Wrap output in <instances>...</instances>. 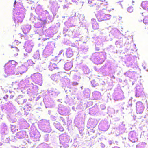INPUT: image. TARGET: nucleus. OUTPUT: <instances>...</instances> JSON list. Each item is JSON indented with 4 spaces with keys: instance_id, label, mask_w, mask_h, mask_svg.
I'll use <instances>...</instances> for the list:
<instances>
[{
    "instance_id": "obj_34",
    "label": "nucleus",
    "mask_w": 148,
    "mask_h": 148,
    "mask_svg": "<svg viewBox=\"0 0 148 148\" xmlns=\"http://www.w3.org/2000/svg\"><path fill=\"white\" fill-rule=\"evenodd\" d=\"M113 143V141L111 140H110L109 141V143L110 145H111Z\"/></svg>"
},
{
    "instance_id": "obj_20",
    "label": "nucleus",
    "mask_w": 148,
    "mask_h": 148,
    "mask_svg": "<svg viewBox=\"0 0 148 148\" xmlns=\"http://www.w3.org/2000/svg\"><path fill=\"white\" fill-rule=\"evenodd\" d=\"M23 21V18L20 16L17 17L15 19V22L18 23H21Z\"/></svg>"
},
{
    "instance_id": "obj_47",
    "label": "nucleus",
    "mask_w": 148,
    "mask_h": 148,
    "mask_svg": "<svg viewBox=\"0 0 148 148\" xmlns=\"http://www.w3.org/2000/svg\"><path fill=\"white\" fill-rule=\"evenodd\" d=\"M42 84H40V86H42Z\"/></svg>"
},
{
    "instance_id": "obj_33",
    "label": "nucleus",
    "mask_w": 148,
    "mask_h": 148,
    "mask_svg": "<svg viewBox=\"0 0 148 148\" xmlns=\"http://www.w3.org/2000/svg\"><path fill=\"white\" fill-rule=\"evenodd\" d=\"M27 101V99H24L23 100V103L24 104Z\"/></svg>"
},
{
    "instance_id": "obj_6",
    "label": "nucleus",
    "mask_w": 148,
    "mask_h": 148,
    "mask_svg": "<svg viewBox=\"0 0 148 148\" xmlns=\"http://www.w3.org/2000/svg\"><path fill=\"white\" fill-rule=\"evenodd\" d=\"M136 133L134 132H130L129 133V139L131 141L134 142L136 141Z\"/></svg>"
},
{
    "instance_id": "obj_51",
    "label": "nucleus",
    "mask_w": 148,
    "mask_h": 148,
    "mask_svg": "<svg viewBox=\"0 0 148 148\" xmlns=\"http://www.w3.org/2000/svg\"><path fill=\"white\" fill-rule=\"evenodd\" d=\"M50 112H49V114H50Z\"/></svg>"
},
{
    "instance_id": "obj_26",
    "label": "nucleus",
    "mask_w": 148,
    "mask_h": 148,
    "mask_svg": "<svg viewBox=\"0 0 148 148\" xmlns=\"http://www.w3.org/2000/svg\"><path fill=\"white\" fill-rule=\"evenodd\" d=\"M127 11L130 13L132 12L133 10V7H129L127 8Z\"/></svg>"
},
{
    "instance_id": "obj_37",
    "label": "nucleus",
    "mask_w": 148,
    "mask_h": 148,
    "mask_svg": "<svg viewBox=\"0 0 148 148\" xmlns=\"http://www.w3.org/2000/svg\"><path fill=\"white\" fill-rule=\"evenodd\" d=\"M131 101H132V100H131L130 99L129 100V104H130V103H131Z\"/></svg>"
},
{
    "instance_id": "obj_29",
    "label": "nucleus",
    "mask_w": 148,
    "mask_h": 148,
    "mask_svg": "<svg viewBox=\"0 0 148 148\" xmlns=\"http://www.w3.org/2000/svg\"><path fill=\"white\" fill-rule=\"evenodd\" d=\"M9 95L8 94H8H6L4 97H3V99L5 100H6L9 97Z\"/></svg>"
},
{
    "instance_id": "obj_27",
    "label": "nucleus",
    "mask_w": 148,
    "mask_h": 148,
    "mask_svg": "<svg viewBox=\"0 0 148 148\" xmlns=\"http://www.w3.org/2000/svg\"><path fill=\"white\" fill-rule=\"evenodd\" d=\"M18 103L19 105H22L23 104V99H21L20 100L18 101Z\"/></svg>"
},
{
    "instance_id": "obj_3",
    "label": "nucleus",
    "mask_w": 148,
    "mask_h": 148,
    "mask_svg": "<svg viewBox=\"0 0 148 148\" xmlns=\"http://www.w3.org/2000/svg\"><path fill=\"white\" fill-rule=\"evenodd\" d=\"M5 130L3 129L2 130V140L5 143H8L10 140V138L8 137L7 134L8 133V131L7 127L4 128Z\"/></svg>"
},
{
    "instance_id": "obj_23",
    "label": "nucleus",
    "mask_w": 148,
    "mask_h": 148,
    "mask_svg": "<svg viewBox=\"0 0 148 148\" xmlns=\"http://www.w3.org/2000/svg\"><path fill=\"white\" fill-rule=\"evenodd\" d=\"M8 93L10 96V99H12L15 95V93L14 92L11 91H9Z\"/></svg>"
},
{
    "instance_id": "obj_21",
    "label": "nucleus",
    "mask_w": 148,
    "mask_h": 148,
    "mask_svg": "<svg viewBox=\"0 0 148 148\" xmlns=\"http://www.w3.org/2000/svg\"><path fill=\"white\" fill-rule=\"evenodd\" d=\"M145 145V143H140L136 145V148H144Z\"/></svg>"
},
{
    "instance_id": "obj_11",
    "label": "nucleus",
    "mask_w": 148,
    "mask_h": 148,
    "mask_svg": "<svg viewBox=\"0 0 148 148\" xmlns=\"http://www.w3.org/2000/svg\"><path fill=\"white\" fill-rule=\"evenodd\" d=\"M49 69L51 71H53L55 69H58V68L57 67V65L55 63H53L50 62L48 66Z\"/></svg>"
},
{
    "instance_id": "obj_50",
    "label": "nucleus",
    "mask_w": 148,
    "mask_h": 148,
    "mask_svg": "<svg viewBox=\"0 0 148 148\" xmlns=\"http://www.w3.org/2000/svg\"><path fill=\"white\" fill-rule=\"evenodd\" d=\"M16 3V1H15V2H14V4H15Z\"/></svg>"
},
{
    "instance_id": "obj_28",
    "label": "nucleus",
    "mask_w": 148,
    "mask_h": 148,
    "mask_svg": "<svg viewBox=\"0 0 148 148\" xmlns=\"http://www.w3.org/2000/svg\"><path fill=\"white\" fill-rule=\"evenodd\" d=\"M125 125L122 123L121 125L119 126V128L121 130H123L124 129Z\"/></svg>"
},
{
    "instance_id": "obj_45",
    "label": "nucleus",
    "mask_w": 148,
    "mask_h": 148,
    "mask_svg": "<svg viewBox=\"0 0 148 148\" xmlns=\"http://www.w3.org/2000/svg\"><path fill=\"white\" fill-rule=\"evenodd\" d=\"M96 93H97L98 94H100V93H99V92H96Z\"/></svg>"
},
{
    "instance_id": "obj_49",
    "label": "nucleus",
    "mask_w": 148,
    "mask_h": 148,
    "mask_svg": "<svg viewBox=\"0 0 148 148\" xmlns=\"http://www.w3.org/2000/svg\"><path fill=\"white\" fill-rule=\"evenodd\" d=\"M59 93V92L57 93V95H58Z\"/></svg>"
},
{
    "instance_id": "obj_48",
    "label": "nucleus",
    "mask_w": 148,
    "mask_h": 148,
    "mask_svg": "<svg viewBox=\"0 0 148 148\" xmlns=\"http://www.w3.org/2000/svg\"><path fill=\"white\" fill-rule=\"evenodd\" d=\"M17 42V41H16V40H15V42H16V43Z\"/></svg>"
},
{
    "instance_id": "obj_9",
    "label": "nucleus",
    "mask_w": 148,
    "mask_h": 148,
    "mask_svg": "<svg viewBox=\"0 0 148 148\" xmlns=\"http://www.w3.org/2000/svg\"><path fill=\"white\" fill-rule=\"evenodd\" d=\"M12 63H16V64H17V63L14 60L11 61V63H9L6 64L4 66L6 71H8L9 69H11V68H12L11 66H12Z\"/></svg>"
},
{
    "instance_id": "obj_30",
    "label": "nucleus",
    "mask_w": 148,
    "mask_h": 148,
    "mask_svg": "<svg viewBox=\"0 0 148 148\" xmlns=\"http://www.w3.org/2000/svg\"><path fill=\"white\" fill-rule=\"evenodd\" d=\"M100 107H101V109L103 110L104 109L106 108L105 106L103 105H101Z\"/></svg>"
},
{
    "instance_id": "obj_52",
    "label": "nucleus",
    "mask_w": 148,
    "mask_h": 148,
    "mask_svg": "<svg viewBox=\"0 0 148 148\" xmlns=\"http://www.w3.org/2000/svg\"><path fill=\"white\" fill-rule=\"evenodd\" d=\"M50 112H49V114H50Z\"/></svg>"
},
{
    "instance_id": "obj_40",
    "label": "nucleus",
    "mask_w": 148,
    "mask_h": 148,
    "mask_svg": "<svg viewBox=\"0 0 148 148\" xmlns=\"http://www.w3.org/2000/svg\"><path fill=\"white\" fill-rule=\"evenodd\" d=\"M134 1H132V3L133 5H134Z\"/></svg>"
},
{
    "instance_id": "obj_32",
    "label": "nucleus",
    "mask_w": 148,
    "mask_h": 148,
    "mask_svg": "<svg viewBox=\"0 0 148 148\" xmlns=\"http://www.w3.org/2000/svg\"><path fill=\"white\" fill-rule=\"evenodd\" d=\"M29 106V108H28V110H31V108L30 106H29L28 105H27L26 106V107Z\"/></svg>"
},
{
    "instance_id": "obj_4",
    "label": "nucleus",
    "mask_w": 148,
    "mask_h": 148,
    "mask_svg": "<svg viewBox=\"0 0 148 148\" xmlns=\"http://www.w3.org/2000/svg\"><path fill=\"white\" fill-rule=\"evenodd\" d=\"M136 110L137 113H142L144 110V107L143 105V103L140 101H138L136 103Z\"/></svg>"
},
{
    "instance_id": "obj_2",
    "label": "nucleus",
    "mask_w": 148,
    "mask_h": 148,
    "mask_svg": "<svg viewBox=\"0 0 148 148\" xmlns=\"http://www.w3.org/2000/svg\"><path fill=\"white\" fill-rule=\"evenodd\" d=\"M104 56L102 53H95L92 55V58L95 63L97 64H100L104 61Z\"/></svg>"
},
{
    "instance_id": "obj_31",
    "label": "nucleus",
    "mask_w": 148,
    "mask_h": 148,
    "mask_svg": "<svg viewBox=\"0 0 148 148\" xmlns=\"http://www.w3.org/2000/svg\"><path fill=\"white\" fill-rule=\"evenodd\" d=\"M100 146L102 148H104L105 147V145L102 143H100Z\"/></svg>"
},
{
    "instance_id": "obj_22",
    "label": "nucleus",
    "mask_w": 148,
    "mask_h": 148,
    "mask_svg": "<svg viewBox=\"0 0 148 148\" xmlns=\"http://www.w3.org/2000/svg\"><path fill=\"white\" fill-rule=\"evenodd\" d=\"M142 89V91H143V88L142 85V84H137L136 87V90H140Z\"/></svg>"
},
{
    "instance_id": "obj_10",
    "label": "nucleus",
    "mask_w": 148,
    "mask_h": 148,
    "mask_svg": "<svg viewBox=\"0 0 148 148\" xmlns=\"http://www.w3.org/2000/svg\"><path fill=\"white\" fill-rule=\"evenodd\" d=\"M54 125L55 127L60 130V131H62L63 130V128L62 127V126L61 125L60 123L56 121L54 123Z\"/></svg>"
},
{
    "instance_id": "obj_36",
    "label": "nucleus",
    "mask_w": 148,
    "mask_h": 148,
    "mask_svg": "<svg viewBox=\"0 0 148 148\" xmlns=\"http://www.w3.org/2000/svg\"><path fill=\"white\" fill-rule=\"evenodd\" d=\"M96 86V84H92V86L93 87H95Z\"/></svg>"
},
{
    "instance_id": "obj_1",
    "label": "nucleus",
    "mask_w": 148,
    "mask_h": 148,
    "mask_svg": "<svg viewBox=\"0 0 148 148\" xmlns=\"http://www.w3.org/2000/svg\"><path fill=\"white\" fill-rule=\"evenodd\" d=\"M88 3L90 6L94 7L97 10H99L98 12L96 14V17L99 21L109 19L111 15L105 14L106 10L103 8L104 5L102 2L99 0H89Z\"/></svg>"
},
{
    "instance_id": "obj_54",
    "label": "nucleus",
    "mask_w": 148,
    "mask_h": 148,
    "mask_svg": "<svg viewBox=\"0 0 148 148\" xmlns=\"http://www.w3.org/2000/svg\"><path fill=\"white\" fill-rule=\"evenodd\" d=\"M10 69V70H11L10 69Z\"/></svg>"
},
{
    "instance_id": "obj_53",
    "label": "nucleus",
    "mask_w": 148,
    "mask_h": 148,
    "mask_svg": "<svg viewBox=\"0 0 148 148\" xmlns=\"http://www.w3.org/2000/svg\"><path fill=\"white\" fill-rule=\"evenodd\" d=\"M67 80H68V81H69V79H67Z\"/></svg>"
},
{
    "instance_id": "obj_55",
    "label": "nucleus",
    "mask_w": 148,
    "mask_h": 148,
    "mask_svg": "<svg viewBox=\"0 0 148 148\" xmlns=\"http://www.w3.org/2000/svg\"><path fill=\"white\" fill-rule=\"evenodd\" d=\"M82 87H81V89H82Z\"/></svg>"
},
{
    "instance_id": "obj_15",
    "label": "nucleus",
    "mask_w": 148,
    "mask_h": 148,
    "mask_svg": "<svg viewBox=\"0 0 148 148\" xmlns=\"http://www.w3.org/2000/svg\"><path fill=\"white\" fill-rule=\"evenodd\" d=\"M84 96L86 98H88L90 96V92L89 89L86 88L83 91Z\"/></svg>"
},
{
    "instance_id": "obj_5",
    "label": "nucleus",
    "mask_w": 148,
    "mask_h": 148,
    "mask_svg": "<svg viewBox=\"0 0 148 148\" xmlns=\"http://www.w3.org/2000/svg\"><path fill=\"white\" fill-rule=\"evenodd\" d=\"M26 132L25 131H21L17 133L15 136V138H18L19 139H22L25 136Z\"/></svg>"
},
{
    "instance_id": "obj_43",
    "label": "nucleus",
    "mask_w": 148,
    "mask_h": 148,
    "mask_svg": "<svg viewBox=\"0 0 148 148\" xmlns=\"http://www.w3.org/2000/svg\"><path fill=\"white\" fill-rule=\"evenodd\" d=\"M60 113V114H61L62 115L63 114H64L63 113Z\"/></svg>"
},
{
    "instance_id": "obj_39",
    "label": "nucleus",
    "mask_w": 148,
    "mask_h": 148,
    "mask_svg": "<svg viewBox=\"0 0 148 148\" xmlns=\"http://www.w3.org/2000/svg\"><path fill=\"white\" fill-rule=\"evenodd\" d=\"M12 101H10L8 103V104H9V103H10V104H12Z\"/></svg>"
},
{
    "instance_id": "obj_16",
    "label": "nucleus",
    "mask_w": 148,
    "mask_h": 148,
    "mask_svg": "<svg viewBox=\"0 0 148 148\" xmlns=\"http://www.w3.org/2000/svg\"><path fill=\"white\" fill-rule=\"evenodd\" d=\"M141 5L143 9L148 11V1H145L142 2Z\"/></svg>"
},
{
    "instance_id": "obj_17",
    "label": "nucleus",
    "mask_w": 148,
    "mask_h": 148,
    "mask_svg": "<svg viewBox=\"0 0 148 148\" xmlns=\"http://www.w3.org/2000/svg\"><path fill=\"white\" fill-rule=\"evenodd\" d=\"M140 90H136V94L135 96L137 97H139L142 96L144 94V92L143 91H142V89H141Z\"/></svg>"
},
{
    "instance_id": "obj_41",
    "label": "nucleus",
    "mask_w": 148,
    "mask_h": 148,
    "mask_svg": "<svg viewBox=\"0 0 148 148\" xmlns=\"http://www.w3.org/2000/svg\"><path fill=\"white\" fill-rule=\"evenodd\" d=\"M2 145V143H0V146H1Z\"/></svg>"
},
{
    "instance_id": "obj_35",
    "label": "nucleus",
    "mask_w": 148,
    "mask_h": 148,
    "mask_svg": "<svg viewBox=\"0 0 148 148\" xmlns=\"http://www.w3.org/2000/svg\"><path fill=\"white\" fill-rule=\"evenodd\" d=\"M72 1L74 2H77L79 0H72Z\"/></svg>"
},
{
    "instance_id": "obj_38",
    "label": "nucleus",
    "mask_w": 148,
    "mask_h": 148,
    "mask_svg": "<svg viewBox=\"0 0 148 148\" xmlns=\"http://www.w3.org/2000/svg\"><path fill=\"white\" fill-rule=\"evenodd\" d=\"M146 117H148V114L147 115H145L144 117L145 118Z\"/></svg>"
},
{
    "instance_id": "obj_25",
    "label": "nucleus",
    "mask_w": 148,
    "mask_h": 148,
    "mask_svg": "<svg viewBox=\"0 0 148 148\" xmlns=\"http://www.w3.org/2000/svg\"><path fill=\"white\" fill-rule=\"evenodd\" d=\"M40 74L39 73H35L33 74L32 75V77L33 78L36 77L37 78L38 77L40 76Z\"/></svg>"
},
{
    "instance_id": "obj_7",
    "label": "nucleus",
    "mask_w": 148,
    "mask_h": 148,
    "mask_svg": "<svg viewBox=\"0 0 148 148\" xmlns=\"http://www.w3.org/2000/svg\"><path fill=\"white\" fill-rule=\"evenodd\" d=\"M41 130L44 132H50L51 131V129L48 123H47V125H42Z\"/></svg>"
},
{
    "instance_id": "obj_8",
    "label": "nucleus",
    "mask_w": 148,
    "mask_h": 148,
    "mask_svg": "<svg viewBox=\"0 0 148 148\" xmlns=\"http://www.w3.org/2000/svg\"><path fill=\"white\" fill-rule=\"evenodd\" d=\"M92 26L94 29H97L99 28V25L95 19L92 18L91 20Z\"/></svg>"
},
{
    "instance_id": "obj_44",
    "label": "nucleus",
    "mask_w": 148,
    "mask_h": 148,
    "mask_svg": "<svg viewBox=\"0 0 148 148\" xmlns=\"http://www.w3.org/2000/svg\"><path fill=\"white\" fill-rule=\"evenodd\" d=\"M60 110H61V109H58V110L59 112V113H60Z\"/></svg>"
},
{
    "instance_id": "obj_19",
    "label": "nucleus",
    "mask_w": 148,
    "mask_h": 148,
    "mask_svg": "<svg viewBox=\"0 0 148 148\" xmlns=\"http://www.w3.org/2000/svg\"><path fill=\"white\" fill-rule=\"evenodd\" d=\"M11 48H13L12 50V51L14 55L16 56L18 55V52L19 51V50L16 47H13L12 46H11Z\"/></svg>"
},
{
    "instance_id": "obj_42",
    "label": "nucleus",
    "mask_w": 148,
    "mask_h": 148,
    "mask_svg": "<svg viewBox=\"0 0 148 148\" xmlns=\"http://www.w3.org/2000/svg\"><path fill=\"white\" fill-rule=\"evenodd\" d=\"M66 7H67L66 6V5H64V8H66Z\"/></svg>"
},
{
    "instance_id": "obj_46",
    "label": "nucleus",
    "mask_w": 148,
    "mask_h": 148,
    "mask_svg": "<svg viewBox=\"0 0 148 148\" xmlns=\"http://www.w3.org/2000/svg\"><path fill=\"white\" fill-rule=\"evenodd\" d=\"M4 127H6V125L5 124H4Z\"/></svg>"
},
{
    "instance_id": "obj_24",
    "label": "nucleus",
    "mask_w": 148,
    "mask_h": 148,
    "mask_svg": "<svg viewBox=\"0 0 148 148\" xmlns=\"http://www.w3.org/2000/svg\"><path fill=\"white\" fill-rule=\"evenodd\" d=\"M66 137L65 135V136H64V135H61L60 136V140H62L64 142H65L66 141Z\"/></svg>"
},
{
    "instance_id": "obj_18",
    "label": "nucleus",
    "mask_w": 148,
    "mask_h": 148,
    "mask_svg": "<svg viewBox=\"0 0 148 148\" xmlns=\"http://www.w3.org/2000/svg\"><path fill=\"white\" fill-rule=\"evenodd\" d=\"M73 51L71 49L69 48L67 49L66 52V55L69 58L72 56L73 55Z\"/></svg>"
},
{
    "instance_id": "obj_14",
    "label": "nucleus",
    "mask_w": 148,
    "mask_h": 148,
    "mask_svg": "<svg viewBox=\"0 0 148 148\" xmlns=\"http://www.w3.org/2000/svg\"><path fill=\"white\" fill-rule=\"evenodd\" d=\"M72 63L71 62L66 63L64 65V68L66 70H70L72 67Z\"/></svg>"
},
{
    "instance_id": "obj_13",
    "label": "nucleus",
    "mask_w": 148,
    "mask_h": 148,
    "mask_svg": "<svg viewBox=\"0 0 148 148\" xmlns=\"http://www.w3.org/2000/svg\"><path fill=\"white\" fill-rule=\"evenodd\" d=\"M142 15L144 18L143 20V23L146 25H148V13H142Z\"/></svg>"
},
{
    "instance_id": "obj_12",
    "label": "nucleus",
    "mask_w": 148,
    "mask_h": 148,
    "mask_svg": "<svg viewBox=\"0 0 148 148\" xmlns=\"http://www.w3.org/2000/svg\"><path fill=\"white\" fill-rule=\"evenodd\" d=\"M18 71L20 74H22L27 70V67L24 66L22 65L19 67L18 68Z\"/></svg>"
}]
</instances>
